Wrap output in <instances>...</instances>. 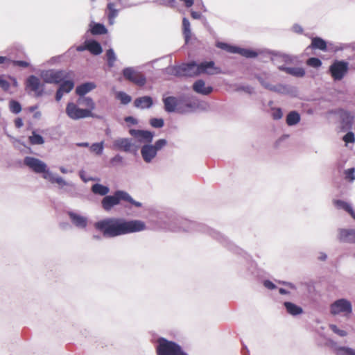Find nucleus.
Returning <instances> with one entry per match:
<instances>
[{
  "instance_id": "obj_1",
  "label": "nucleus",
  "mask_w": 355,
  "mask_h": 355,
  "mask_svg": "<svg viewBox=\"0 0 355 355\" xmlns=\"http://www.w3.org/2000/svg\"><path fill=\"white\" fill-rule=\"evenodd\" d=\"M95 229L101 232L104 237L114 238L121 235L144 231L146 229L144 221L139 220H126L118 218H106L96 222Z\"/></svg>"
},
{
  "instance_id": "obj_2",
  "label": "nucleus",
  "mask_w": 355,
  "mask_h": 355,
  "mask_svg": "<svg viewBox=\"0 0 355 355\" xmlns=\"http://www.w3.org/2000/svg\"><path fill=\"white\" fill-rule=\"evenodd\" d=\"M166 71L168 74L176 76H196L202 73L218 74L220 73V69L215 67L213 61H209L202 62L198 64L191 62L180 66L169 67L166 69Z\"/></svg>"
},
{
  "instance_id": "obj_3",
  "label": "nucleus",
  "mask_w": 355,
  "mask_h": 355,
  "mask_svg": "<svg viewBox=\"0 0 355 355\" xmlns=\"http://www.w3.org/2000/svg\"><path fill=\"white\" fill-rule=\"evenodd\" d=\"M121 200L128 202L136 207L142 206L141 202L135 200L128 192L118 190L114 192V195L106 196L103 198L102 207L104 210L109 211L113 207L118 205Z\"/></svg>"
},
{
  "instance_id": "obj_4",
  "label": "nucleus",
  "mask_w": 355,
  "mask_h": 355,
  "mask_svg": "<svg viewBox=\"0 0 355 355\" xmlns=\"http://www.w3.org/2000/svg\"><path fill=\"white\" fill-rule=\"evenodd\" d=\"M157 355H188L178 343L163 337L156 341Z\"/></svg>"
},
{
  "instance_id": "obj_5",
  "label": "nucleus",
  "mask_w": 355,
  "mask_h": 355,
  "mask_svg": "<svg viewBox=\"0 0 355 355\" xmlns=\"http://www.w3.org/2000/svg\"><path fill=\"white\" fill-rule=\"evenodd\" d=\"M167 145L165 139H159L154 144H146L141 147L140 153L144 162L146 164H151L157 157V153Z\"/></svg>"
},
{
  "instance_id": "obj_6",
  "label": "nucleus",
  "mask_w": 355,
  "mask_h": 355,
  "mask_svg": "<svg viewBox=\"0 0 355 355\" xmlns=\"http://www.w3.org/2000/svg\"><path fill=\"white\" fill-rule=\"evenodd\" d=\"M352 302L345 298L338 299L329 306V312L334 316L343 315L348 318L352 313Z\"/></svg>"
},
{
  "instance_id": "obj_7",
  "label": "nucleus",
  "mask_w": 355,
  "mask_h": 355,
  "mask_svg": "<svg viewBox=\"0 0 355 355\" xmlns=\"http://www.w3.org/2000/svg\"><path fill=\"white\" fill-rule=\"evenodd\" d=\"M71 72L63 70H45L42 71L41 78L46 83L58 84L71 78Z\"/></svg>"
},
{
  "instance_id": "obj_8",
  "label": "nucleus",
  "mask_w": 355,
  "mask_h": 355,
  "mask_svg": "<svg viewBox=\"0 0 355 355\" xmlns=\"http://www.w3.org/2000/svg\"><path fill=\"white\" fill-rule=\"evenodd\" d=\"M67 115L73 120H79L87 117H94V114L89 110L80 108L78 105L73 102L67 103L66 107Z\"/></svg>"
},
{
  "instance_id": "obj_9",
  "label": "nucleus",
  "mask_w": 355,
  "mask_h": 355,
  "mask_svg": "<svg viewBox=\"0 0 355 355\" xmlns=\"http://www.w3.org/2000/svg\"><path fill=\"white\" fill-rule=\"evenodd\" d=\"M24 164L35 173H42L44 179V175H47V173L50 171L44 162L33 157H26Z\"/></svg>"
},
{
  "instance_id": "obj_10",
  "label": "nucleus",
  "mask_w": 355,
  "mask_h": 355,
  "mask_svg": "<svg viewBox=\"0 0 355 355\" xmlns=\"http://www.w3.org/2000/svg\"><path fill=\"white\" fill-rule=\"evenodd\" d=\"M349 69L348 62L336 60L329 67V71L334 80H340L346 75Z\"/></svg>"
},
{
  "instance_id": "obj_11",
  "label": "nucleus",
  "mask_w": 355,
  "mask_h": 355,
  "mask_svg": "<svg viewBox=\"0 0 355 355\" xmlns=\"http://www.w3.org/2000/svg\"><path fill=\"white\" fill-rule=\"evenodd\" d=\"M25 89L28 94L33 93L36 97H40L43 94V85L40 78L34 75L28 76L26 80Z\"/></svg>"
},
{
  "instance_id": "obj_12",
  "label": "nucleus",
  "mask_w": 355,
  "mask_h": 355,
  "mask_svg": "<svg viewBox=\"0 0 355 355\" xmlns=\"http://www.w3.org/2000/svg\"><path fill=\"white\" fill-rule=\"evenodd\" d=\"M216 46L229 53H238L245 58H255L257 56V53L252 50L231 46L225 42H218L216 43Z\"/></svg>"
},
{
  "instance_id": "obj_13",
  "label": "nucleus",
  "mask_w": 355,
  "mask_h": 355,
  "mask_svg": "<svg viewBox=\"0 0 355 355\" xmlns=\"http://www.w3.org/2000/svg\"><path fill=\"white\" fill-rule=\"evenodd\" d=\"M123 75L125 79L139 86H143L146 84V77L141 72L137 71L132 67L125 68L123 70Z\"/></svg>"
},
{
  "instance_id": "obj_14",
  "label": "nucleus",
  "mask_w": 355,
  "mask_h": 355,
  "mask_svg": "<svg viewBox=\"0 0 355 355\" xmlns=\"http://www.w3.org/2000/svg\"><path fill=\"white\" fill-rule=\"evenodd\" d=\"M71 224L78 229L85 230L87 228L89 219L86 216L82 215L73 211L67 212Z\"/></svg>"
},
{
  "instance_id": "obj_15",
  "label": "nucleus",
  "mask_w": 355,
  "mask_h": 355,
  "mask_svg": "<svg viewBox=\"0 0 355 355\" xmlns=\"http://www.w3.org/2000/svg\"><path fill=\"white\" fill-rule=\"evenodd\" d=\"M129 133L140 143L150 144L154 137L153 132L148 130L130 129Z\"/></svg>"
},
{
  "instance_id": "obj_16",
  "label": "nucleus",
  "mask_w": 355,
  "mask_h": 355,
  "mask_svg": "<svg viewBox=\"0 0 355 355\" xmlns=\"http://www.w3.org/2000/svg\"><path fill=\"white\" fill-rule=\"evenodd\" d=\"M164 109L167 112H182V108L178 106V97L168 96L163 98Z\"/></svg>"
},
{
  "instance_id": "obj_17",
  "label": "nucleus",
  "mask_w": 355,
  "mask_h": 355,
  "mask_svg": "<svg viewBox=\"0 0 355 355\" xmlns=\"http://www.w3.org/2000/svg\"><path fill=\"white\" fill-rule=\"evenodd\" d=\"M133 145L134 144L130 139L121 137L117 138L114 141L112 148L114 150L129 153L131 151Z\"/></svg>"
},
{
  "instance_id": "obj_18",
  "label": "nucleus",
  "mask_w": 355,
  "mask_h": 355,
  "mask_svg": "<svg viewBox=\"0 0 355 355\" xmlns=\"http://www.w3.org/2000/svg\"><path fill=\"white\" fill-rule=\"evenodd\" d=\"M338 239L342 242L355 243V229H339Z\"/></svg>"
},
{
  "instance_id": "obj_19",
  "label": "nucleus",
  "mask_w": 355,
  "mask_h": 355,
  "mask_svg": "<svg viewBox=\"0 0 355 355\" xmlns=\"http://www.w3.org/2000/svg\"><path fill=\"white\" fill-rule=\"evenodd\" d=\"M178 106L182 108L180 114L191 112L195 107V105L192 103L191 96L189 95H182L178 97Z\"/></svg>"
},
{
  "instance_id": "obj_20",
  "label": "nucleus",
  "mask_w": 355,
  "mask_h": 355,
  "mask_svg": "<svg viewBox=\"0 0 355 355\" xmlns=\"http://www.w3.org/2000/svg\"><path fill=\"white\" fill-rule=\"evenodd\" d=\"M193 89L195 92L202 95H209L213 91L211 86H207L205 82L202 80H196L193 85Z\"/></svg>"
},
{
  "instance_id": "obj_21",
  "label": "nucleus",
  "mask_w": 355,
  "mask_h": 355,
  "mask_svg": "<svg viewBox=\"0 0 355 355\" xmlns=\"http://www.w3.org/2000/svg\"><path fill=\"white\" fill-rule=\"evenodd\" d=\"M44 180L49 181L51 184H58L60 187L64 186H71L72 184L65 181L62 177L56 175L51 171L47 173V175H44Z\"/></svg>"
},
{
  "instance_id": "obj_22",
  "label": "nucleus",
  "mask_w": 355,
  "mask_h": 355,
  "mask_svg": "<svg viewBox=\"0 0 355 355\" xmlns=\"http://www.w3.org/2000/svg\"><path fill=\"white\" fill-rule=\"evenodd\" d=\"M96 87V84L93 82H87L78 85L76 88V93L79 96H83L95 89Z\"/></svg>"
},
{
  "instance_id": "obj_23",
  "label": "nucleus",
  "mask_w": 355,
  "mask_h": 355,
  "mask_svg": "<svg viewBox=\"0 0 355 355\" xmlns=\"http://www.w3.org/2000/svg\"><path fill=\"white\" fill-rule=\"evenodd\" d=\"M153 103L152 98L148 96L137 98L134 102L135 106L139 109L150 108L153 105Z\"/></svg>"
},
{
  "instance_id": "obj_24",
  "label": "nucleus",
  "mask_w": 355,
  "mask_h": 355,
  "mask_svg": "<svg viewBox=\"0 0 355 355\" xmlns=\"http://www.w3.org/2000/svg\"><path fill=\"white\" fill-rule=\"evenodd\" d=\"M278 68L295 77H303L305 75V71L302 67H286L283 65H278Z\"/></svg>"
},
{
  "instance_id": "obj_25",
  "label": "nucleus",
  "mask_w": 355,
  "mask_h": 355,
  "mask_svg": "<svg viewBox=\"0 0 355 355\" xmlns=\"http://www.w3.org/2000/svg\"><path fill=\"white\" fill-rule=\"evenodd\" d=\"M284 305L287 313L293 316L300 315L303 312L302 309L294 303L285 302Z\"/></svg>"
},
{
  "instance_id": "obj_26",
  "label": "nucleus",
  "mask_w": 355,
  "mask_h": 355,
  "mask_svg": "<svg viewBox=\"0 0 355 355\" xmlns=\"http://www.w3.org/2000/svg\"><path fill=\"white\" fill-rule=\"evenodd\" d=\"M77 103L79 105L87 107L85 110H89L90 112L95 108V103L90 97H85V96H79L77 100Z\"/></svg>"
},
{
  "instance_id": "obj_27",
  "label": "nucleus",
  "mask_w": 355,
  "mask_h": 355,
  "mask_svg": "<svg viewBox=\"0 0 355 355\" xmlns=\"http://www.w3.org/2000/svg\"><path fill=\"white\" fill-rule=\"evenodd\" d=\"M85 44H87V50L89 51L94 55H99L102 53V47L101 44L95 41H86Z\"/></svg>"
},
{
  "instance_id": "obj_28",
  "label": "nucleus",
  "mask_w": 355,
  "mask_h": 355,
  "mask_svg": "<svg viewBox=\"0 0 355 355\" xmlns=\"http://www.w3.org/2000/svg\"><path fill=\"white\" fill-rule=\"evenodd\" d=\"M107 17L109 20V24L112 25L114 24V19L118 16L119 10L115 8V5L113 3H109L107 4Z\"/></svg>"
},
{
  "instance_id": "obj_29",
  "label": "nucleus",
  "mask_w": 355,
  "mask_h": 355,
  "mask_svg": "<svg viewBox=\"0 0 355 355\" xmlns=\"http://www.w3.org/2000/svg\"><path fill=\"white\" fill-rule=\"evenodd\" d=\"M300 121V115L296 111L290 112L286 116V123L289 126L297 124Z\"/></svg>"
},
{
  "instance_id": "obj_30",
  "label": "nucleus",
  "mask_w": 355,
  "mask_h": 355,
  "mask_svg": "<svg viewBox=\"0 0 355 355\" xmlns=\"http://www.w3.org/2000/svg\"><path fill=\"white\" fill-rule=\"evenodd\" d=\"M91 190L94 194L102 196H106V195L110 192L109 187L98 183L92 185Z\"/></svg>"
},
{
  "instance_id": "obj_31",
  "label": "nucleus",
  "mask_w": 355,
  "mask_h": 355,
  "mask_svg": "<svg viewBox=\"0 0 355 355\" xmlns=\"http://www.w3.org/2000/svg\"><path fill=\"white\" fill-rule=\"evenodd\" d=\"M272 62L278 65L279 62H284L286 63H292L293 62V58L291 55L281 53H276L272 58Z\"/></svg>"
},
{
  "instance_id": "obj_32",
  "label": "nucleus",
  "mask_w": 355,
  "mask_h": 355,
  "mask_svg": "<svg viewBox=\"0 0 355 355\" xmlns=\"http://www.w3.org/2000/svg\"><path fill=\"white\" fill-rule=\"evenodd\" d=\"M311 47L315 49H320L322 51H326L327 49V43L326 42L320 38V37H313L311 41Z\"/></svg>"
},
{
  "instance_id": "obj_33",
  "label": "nucleus",
  "mask_w": 355,
  "mask_h": 355,
  "mask_svg": "<svg viewBox=\"0 0 355 355\" xmlns=\"http://www.w3.org/2000/svg\"><path fill=\"white\" fill-rule=\"evenodd\" d=\"M182 27H183V33L185 38V42L187 43L191 37V31L190 28V22L187 18H183L182 19Z\"/></svg>"
},
{
  "instance_id": "obj_34",
  "label": "nucleus",
  "mask_w": 355,
  "mask_h": 355,
  "mask_svg": "<svg viewBox=\"0 0 355 355\" xmlns=\"http://www.w3.org/2000/svg\"><path fill=\"white\" fill-rule=\"evenodd\" d=\"M207 231L211 236H213L214 239L218 240L222 243H227V241H228L227 239L224 235H223L220 232H219L215 230L209 229V228H207Z\"/></svg>"
},
{
  "instance_id": "obj_35",
  "label": "nucleus",
  "mask_w": 355,
  "mask_h": 355,
  "mask_svg": "<svg viewBox=\"0 0 355 355\" xmlns=\"http://www.w3.org/2000/svg\"><path fill=\"white\" fill-rule=\"evenodd\" d=\"M336 355H355V349L348 347H335Z\"/></svg>"
},
{
  "instance_id": "obj_36",
  "label": "nucleus",
  "mask_w": 355,
  "mask_h": 355,
  "mask_svg": "<svg viewBox=\"0 0 355 355\" xmlns=\"http://www.w3.org/2000/svg\"><path fill=\"white\" fill-rule=\"evenodd\" d=\"M104 149V142L101 141L98 143H94L89 146V150L92 153L96 155H101Z\"/></svg>"
},
{
  "instance_id": "obj_37",
  "label": "nucleus",
  "mask_w": 355,
  "mask_h": 355,
  "mask_svg": "<svg viewBox=\"0 0 355 355\" xmlns=\"http://www.w3.org/2000/svg\"><path fill=\"white\" fill-rule=\"evenodd\" d=\"M29 141L32 145H42L44 144V138L37 134L35 131L32 132V135L28 137Z\"/></svg>"
},
{
  "instance_id": "obj_38",
  "label": "nucleus",
  "mask_w": 355,
  "mask_h": 355,
  "mask_svg": "<svg viewBox=\"0 0 355 355\" xmlns=\"http://www.w3.org/2000/svg\"><path fill=\"white\" fill-rule=\"evenodd\" d=\"M74 83L72 80L65 79L63 83L60 85L59 89H60L64 94L69 93L73 88Z\"/></svg>"
},
{
  "instance_id": "obj_39",
  "label": "nucleus",
  "mask_w": 355,
  "mask_h": 355,
  "mask_svg": "<svg viewBox=\"0 0 355 355\" xmlns=\"http://www.w3.org/2000/svg\"><path fill=\"white\" fill-rule=\"evenodd\" d=\"M334 205L338 209H344L348 213L349 211H352V205L345 201L341 200H334Z\"/></svg>"
},
{
  "instance_id": "obj_40",
  "label": "nucleus",
  "mask_w": 355,
  "mask_h": 355,
  "mask_svg": "<svg viewBox=\"0 0 355 355\" xmlns=\"http://www.w3.org/2000/svg\"><path fill=\"white\" fill-rule=\"evenodd\" d=\"M116 98L119 100L123 105H127L132 101L131 96L123 92H117Z\"/></svg>"
},
{
  "instance_id": "obj_41",
  "label": "nucleus",
  "mask_w": 355,
  "mask_h": 355,
  "mask_svg": "<svg viewBox=\"0 0 355 355\" xmlns=\"http://www.w3.org/2000/svg\"><path fill=\"white\" fill-rule=\"evenodd\" d=\"M93 35H102L107 33V28L101 24H95L91 28Z\"/></svg>"
},
{
  "instance_id": "obj_42",
  "label": "nucleus",
  "mask_w": 355,
  "mask_h": 355,
  "mask_svg": "<svg viewBox=\"0 0 355 355\" xmlns=\"http://www.w3.org/2000/svg\"><path fill=\"white\" fill-rule=\"evenodd\" d=\"M270 91L278 94H285L289 92V89L286 85L278 84L275 85H272Z\"/></svg>"
},
{
  "instance_id": "obj_43",
  "label": "nucleus",
  "mask_w": 355,
  "mask_h": 355,
  "mask_svg": "<svg viewBox=\"0 0 355 355\" xmlns=\"http://www.w3.org/2000/svg\"><path fill=\"white\" fill-rule=\"evenodd\" d=\"M107 64L110 67H112L116 60V56L112 49H110L106 52Z\"/></svg>"
},
{
  "instance_id": "obj_44",
  "label": "nucleus",
  "mask_w": 355,
  "mask_h": 355,
  "mask_svg": "<svg viewBox=\"0 0 355 355\" xmlns=\"http://www.w3.org/2000/svg\"><path fill=\"white\" fill-rule=\"evenodd\" d=\"M9 108L10 112L14 114H18L21 111V106L20 103L15 100H11L9 102Z\"/></svg>"
},
{
  "instance_id": "obj_45",
  "label": "nucleus",
  "mask_w": 355,
  "mask_h": 355,
  "mask_svg": "<svg viewBox=\"0 0 355 355\" xmlns=\"http://www.w3.org/2000/svg\"><path fill=\"white\" fill-rule=\"evenodd\" d=\"M329 327L334 334L340 337H345L347 336V332L345 330L340 329L336 324H330Z\"/></svg>"
},
{
  "instance_id": "obj_46",
  "label": "nucleus",
  "mask_w": 355,
  "mask_h": 355,
  "mask_svg": "<svg viewBox=\"0 0 355 355\" xmlns=\"http://www.w3.org/2000/svg\"><path fill=\"white\" fill-rule=\"evenodd\" d=\"M306 63L309 66L314 68H318L322 64L321 60L318 58H311L307 60Z\"/></svg>"
},
{
  "instance_id": "obj_47",
  "label": "nucleus",
  "mask_w": 355,
  "mask_h": 355,
  "mask_svg": "<svg viewBox=\"0 0 355 355\" xmlns=\"http://www.w3.org/2000/svg\"><path fill=\"white\" fill-rule=\"evenodd\" d=\"M354 168H350L345 171V178L350 182L355 180Z\"/></svg>"
},
{
  "instance_id": "obj_48",
  "label": "nucleus",
  "mask_w": 355,
  "mask_h": 355,
  "mask_svg": "<svg viewBox=\"0 0 355 355\" xmlns=\"http://www.w3.org/2000/svg\"><path fill=\"white\" fill-rule=\"evenodd\" d=\"M150 124L154 128H160L164 125V120L162 119L153 118L150 119Z\"/></svg>"
},
{
  "instance_id": "obj_49",
  "label": "nucleus",
  "mask_w": 355,
  "mask_h": 355,
  "mask_svg": "<svg viewBox=\"0 0 355 355\" xmlns=\"http://www.w3.org/2000/svg\"><path fill=\"white\" fill-rule=\"evenodd\" d=\"M344 141L347 143H354L355 141V136L354 134L352 132H347L344 137H343Z\"/></svg>"
},
{
  "instance_id": "obj_50",
  "label": "nucleus",
  "mask_w": 355,
  "mask_h": 355,
  "mask_svg": "<svg viewBox=\"0 0 355 355\" xmlns=\"http://www.w3.org/2000/svg\"><path fill=\"white\" fill-rule=\"evenodd\" d=\"M272 118L275 120H278L282 118L283 114L280 108L273 109Z\"/></svg>"
},
{
  "instance_id": "obj_51",
  "label": "nucleus",
  "mask_w": 355,
  "mask_h": 355,
  "mask_svg": "<svg viewBox=\"0 0 355 355\" xmlns=\"http://www.w3.org/2000/svg\"><path fill=\"white\" fill-rule=\"evenodd\" d=\"M0 87L4 91H8L10 88V83L7 80L0 78Z\"/></svg>"
},
{
  "instance_id": "obj_52",
  "label": "nucleus",
  "mask_w": 355,
  "mask_h": 355,
  "mask_svg": "<svg viewBox=\"0 0 355 355\" xmlns=\"http://www.w3.org/2000/svg\"><path fill=\"white\" fill-rule=\"evenodd\" d=\"M259 81L263 87L270 91V88L272 85V84L269 83L268 81L265 80L263 78L261 77L259 78Z\"/></svg>"
},
{
  "instance_id": "obj_53",
  "label": "nucleus",
  "mask_w": 355,
  "mask_h": 355,
  "mask_svg": "<svg viewBox=\"0 0 355 355\" xmlns=\"http://www.w3.org/2000/svg\"><path fill=\"white\" fill-rule=\"evenodd\" d=\"M263 285L266 288H267L268 289H270V290H273V289L276 288L275 284L270 280H265L263 282Z\"/></svg>"
},
{
  "instance_id": "obj_54",
  "label": "nucleus",
  "mask_w": 355,
  "mask_h": 355,
  "mask_svg": "<svg viewBox=\"0 0 355 355\" xmlns=\"http://www.w3.org/2000/svg\"><path fill=\"white\" fill-rule=\"evenodd\" d=\"M13 64L15 66H19L21 67H27L29 66V63L26 61H21V60H15L13 61Z\"/></svg>"
},
{
  "instance_id": "obj_55",
  "label": "nucleus",
  "mask_w": 355,
  "mask_h": 355,
  "mask_svg": "<svg viewBox=\"0 0 355 355\" xmlns=\"http://www.w3.org/2000/svg\"><path fill=\"white\" fill-rule=\"evenodd\" d=\"M85 171H80L79 174H80V178L82 179V180L85 182H87L89 181H91V180H94V179L92 178H90V177H87V175H85Z\"/></svg>"
},
{
  "instance_id": "obj_56",
  "label": "nucleus",
  "mask_w": 355,
  "mask_h": 355,
  "mask_svg": "<svg viewBox=\"0 0 355 355\" xmlns=\"http://www.w3.org/2000/svg\"><path fill=\"white\" fill-rule=\"evenodd\" d=\"M123 162V157L117 154L111 159V163H121Z\"/></svg>"
},
{
  "instance_id": "obj_57",
  "label": "nucleus",
  "mask_w": 355,
  "mask_h": 355,
  "mask_svg": "<svg viewBox=\"0 0 355 355\" xmlns=\"http://www.w3.org/2000/svg\"><path fill=\"white\" fill-rule=\"evenodd\" d=\"M239 90H243L248 94H252L253 92V88L248 85L239 87Z\"/></svg>"
},
{
  "instance_id": "obj_58",
  "label": "nucleus",
  "mask_w": 355,
  "mask_h": 355,
  "mask_svg": "<svg viewBox=\"0 0 355 355\" xmlns=\"http://www.w3.org/2000/svg\"><path fill=\"white\" fill-rule=\"evenodd\" d=\"M125 121L127 123H130L132 125H135L137 123V120L132 116H126L125 118Z\"/></svg>"
},
{
  "instance_id": "obj_59",
  "label": "nucleus",
  "mask_w": 355,
  "mask_h": 355,
  "mask_svg": "<svg viewBox=\"0 0 355 355\" xmlns=\"http://www.w3.org/2000/svg\"><path fill=\"white\" fill-rule=\"evenodd\" d=\"M15 126L18 128H21L24 125L23 121L21 118H17L15 121Z\"/></svg>"
},
{
  "instance_id": "obj_60",
  "label": "nucleus",
  "mask_w": 355,
  "mask_h": 355,
  "mask_svg": "<svg viewBox=\"0 0 355 355\" xmlns=\"http://www.w3.org/2000/svg\"><path fill=\"white\" fill-rule=\"evenodd\" d=\"M63 94L64 93L60 89H58L55 94V100L57 101H60L62 99Z\"/></svg>"
},
{
  "instance_id": "obj_61",
  "label": "nucleus",
  "mask_w": 355,
  "mask_h": 355,
  "mask_svg": "<svg viewBox=\"0 0 355 355\" xmlns=\"http://www.w3.org/2000/svg\"><path fill=\"white\" fill-rule=\"evenodd\" d=\"M293 30L297 33H301L302 32V28L297 24H295L293 26Z\"/></svg>"
},
{
  "instance_id": "obj_62",
  "label": "nucleus",
  "mask_w": 355,
  "mask_h": 355,
  "mask_svg": "<svg viewBox=\"0 0 355 355\" xmlns=\"http://www.w3.org/2000/svg\"><path fill=\"white\" fill-rule=\"evenodd\" d=\"M191 17L195 19H198L201 17V14L200 12H195V11H191Z\"/></svg>"
},
{
  "instance_id": "obj_63",
  "label": "nucleus",
  "mask_w": 355,
  "mask_h": 355,
  "mask_svg": "<svg viewBox=\"0 0 355 355\" xmlns=\"http://www.w3.org/2000/svg\"><path fill=\"white\" fill-rule=\"evenodd\" d=\"M14 146L18 149L20 148L19 146H25V145L19 141V140H17L16 139H14L13 141Z\"/></svg>"
},
{
  "instance_id": "obj_64",
  "label": "nucleus",
  "mask_w": 355,
  "mask_h": 355,
  "mask_svg": "<svg viewBox=\"0 0 355 355\" xmlns=\"http://www.w3.org/2000/svg\"><path fill=\"white\" fill-rule=\"evenodd\" d=\"M327 258V255L324 252H320L318 256V259L320 261H325Z\"/></svg>"
}]
</instances>
